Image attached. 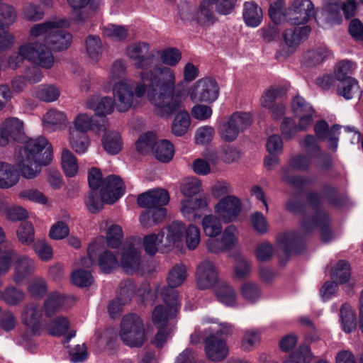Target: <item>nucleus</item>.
<instances>
[{
  "instance_id": "60",
  "label": "nucleus",
  "mask_w": 363,
  "mask_h": 363,
  "mask_svg": "<svg viewBox=\"0 0 363 363\" xmlns=\"http://www.w3.org/2000/svg\"><path fill=\"white\" fill-rule=\"evenodd\" d=\"M157 142L156 136L154 133L150 132L146 133L140 135L136 141V149L140 154H146L149 152L150 150H152V147Z\"/></svg>"
},
{
  "instance_id": "64",
  "label": "nucleus",
  "mask_w": 363,
  "mask_h": 363,
  "mask_svg": "<svg viewBox=\"0 0 363 363\" xmlns=\"http://www.w3.org/2000/svg\"><path fill=\"white\" fill-rule=\"evenodd\" d=\"M16 19V12L14 8L6 4H0V26L9 27Z\"/></svg>"
},
{
  "instance_id": "63",
  "label": "nucleus",
  "mask_w": 363,
  "mask_h": 363,
  "mask_svg": "<svg viewBox=\"0 0 363 363\" xmlns=\"http://www.w3.org/2000/svg\"><path fill=\"white\" fill-rule=\"evenodd\" d=\"M201 189V182L196 177L187 178L181 186V192L185 197L192 198L199 193Z\"/></svg>"
},
{
  "instance_id": "9",
  "label": "nucleus",
  "mask_w": 363,
  "mask_h": 363,
  "mask_svg": "<svg viewBox=\"0 0 363 363\" xmlns=\"http://www.w3.org/2000/svg\"><path fill=\"white\" fill-rule=\"evenodd\" d=\"M202 340L205 342L206 355L210 361L220 362L228 356L229 349L225 340L214 335L205 338L200 331H195L191 335V342L193 344H196Z\"/></svg>"
},
{
  "instance_id": "58",
  "label": "nucleus",
  "mask_w": 363,
  "mask_h": 363,
  "mask_svg": "<svg viewBox=\"0 0 363 363\" xmlns=\"http://www.w3.org/2000/svg\"><path fill=\"white\" fill-rule=\"evenodd\" d=\"M69 327L68 319L64 316H57L48 325L49 334L55 336L63 335Z\"/></svg>"
},
{
  "instance_id": "39",
  "label": "nucleus",
  "mask_w": 363,
  "mask_h": 363,
  "mask_svg": "<svg viewBox=\"0 0 363 363\" xmlns=\"http://www.w3.org/2000/svg\"><path fill=\"white\" fill-rule=\"evenodd\" d=\"M155 158L162 162H169L174 153L173 145L167 140L157 141L152 147Z\"/></svg>"
},
{
  "instance_id": "3",
  "label": "nucleus",
  "mask_w": 363,
  "mask_h": 363,
  "mask_svg": "<svg viewBox=\"0 0 363 363\" xmlns=\"http://www.w3.org/2000/svg\"><path fill=\"white\" fill-rule=\"evenodd\" d=\"M87 179L90 190L84 196V203L89 213L96 214L103 210L104 204L113 203V175L104 177L99 168L91 167Z\"/></svg>"
},
{
  "instance_id": "62",
  "label": "nucleus",
  "mask_w": 363,
  "mask_h": 363,
  "mask_svg": "<svg viewBox=\"0 0 363 363\" xmlns=\"http://www.w3.org/2000/svg\"><path fill=\"white\" fill-rule=\"evenodd\" d=\"M251 272V264L248 260L239 257L236 259L233 269V277L235 279H243L247 277Z\"/></svg>"
},
{
  "instance_id": "25",
  "label": "nucleus",
  "mask_w": 363,
  "mask_h": 363,
  "mask_svg": "<svg viewBox=\"0 0 363 363\" xmlns=\"http://www.w3.org/2000/svg\"><path fill=\"white\" fill-rule=\"evenodd\" d=\"M65 25V21H57L55 26V32L50 35L48 45L49 48L55 50H63L67 49L71 44L72 37L67 31L61 29Z\"/></svg>"
},
{
  "instance_id": "28",
  "label": "nucleus",
  "mask_w": 363,
  "mask_h": 363,
  "mask_svg": "<svg viewBox=\"0 0 363 363\" xmlns=\"http://www.w3.org/2000/svg\"><path fill=\"white\" fill-rule=\"evenodd\" d=\"M328 222V214L324 211H318L316 212L315 216L313 218L309 220H304L302 222L301 225L303 228L305 229L306 230H311L315 227L322 228V239L324 241L328 242L330 240L331 235V232L328 229L325 228Z\"/></svg>"
},
{
  "instance_id": "40",
  "label": "nucleus",
  "mask_w": 363,
  "mask_h": 363,
  "mask_svg": "<svg viewBox=\"0 0 363 363\" xmlns=\"http://www.w3.org/2000/svg\"><path fill=\"white\" fill-rule=\"evenodd\" d=\"M67 118L62 111L51 109L43 117V123L45 128L50 131H54L66 123Z\"/></svg>"
},
{
  "instance_id": "49",
  "label": "nucleus",
  "mask_w": 363,
  "mask_h": 363,
  "mask_svg": "<svg viewBox=\"0 0 363 363\" xmlns=\"http://www.w3.org/2000/svg\"><path fill=\"white\" fill-rule=\"evenodd\" d=\"M242 296L248 302L254 303L261 298L259 286L253 281L244 282L240 289Z\"/></svg>"
},
{
  "instance_id": "7",
  "label": "nucleus",
  "mask_w": 363,
  "mask_h": 363,
  "mask_svg": "<svg viewBox=\"0 0 363 363\" xmlns=\"http://www.w3.org/2000/svg\"><path fill=\"white\" fill-rule=\"evenodd\" d=\"M20 52L26 60L43 68L50 69L54 65L55 58L50 48L43 42L28 40L20 45Z\"/></svg>"
},
{
  "instance_id": "11",
  "label": "nucleus",
  "mask_w": 363,
  "mask_h": 363,
  "mask_svg": "<svg viewBox=\"0 0 363 363\" xmlns=\"http://www.w3.org/2000/svg\"><path fill=\"white\" fill-rule=\"evenodd\" d=\"M43 310L39 303L30 302L25 304L21 312L22 323L26 326L27 333L24 338L29 340L28 336H38L42 330Z\"/></svg>"
},
{
  "instance_id": "31",
  "label": "nucleus",
  "mask_w": 363,
  "mask_h": 363,
  "mask_svg": "<svg viewBox=\"0 0 363 363\" xmlns=\"http://www.w3.org/2000/svg\"><path fill=\"white\" fill-rule=\"evenodd\" d=\"M340 322L342 330L346 333H351L357 328L356 313L347 303H344L340 308Z\"/></svg>"
},
{
  "instance_id": "56",
  "label": "nucleus",
  "mask_w": 363,
  "mask_h": 363,
  "mask_svg": "<svg viewBox=\"0 0 363 363\" xmlns=\"http://www.w3.org/2000/svg\"><path fill=\"white\" fill-rule=\"evenodd\" d=\"M300 145L306 154L316 158L321 154V150L316 138L313 135H307L299 142Z\"/></svg>"
},
{
  "instance_id": "52",
  "label": "nucleus",
  "mask_w": 363,
  "mask_h": 363,
  "mask_svg": "<svg viewBox=\"0 0 363 363\" xmlns=\"http://www.w3.org/2000/svg\"><path fill=\"white\" fill-rule=\"evenodd\" d=\"M18 240L24 245H30L35 240V230L30 222L21 223L16 231Z\"/></svg>"
},
{
  "instance_id": "51",
  "label": "nucleus",
  "mask_w": 363,
  "mask_h": 363,
  "mask_svg": "<svg viewBox=\"0 0 363 363\" xmlns=\"http://www.w3.org/2000/svg\"><path fill=\"white\" fill-rule=\"evenodd\" d=\"M15 255L16 251L11 243H6L4 248H0V276L9 272Z\"/></svg>"
},
{
  "instance_id": "14",
  "label": "nucleus",
  "mask_w": 363,
  "mask_h": 363,
  "mask_svg": "<svg viewBox=\"0 0 363 363\" xmlns=\"http://www.w3.org/2000/svg\"><path fill=\"white\" fill-rule=\"evenodd\" d=\"M179 11L184 21H195L202 26H208L213 23V16L209 1H202L196 13H194V8L186 3L179 5Z\"/></svg>"
},
{
  "instance_id": "13",
  "label": "nucleus",
  "mask_w": 363,
  "mask_h": 363,
  "mask_svg": "<svg viewBox=\"0 0 363 363\" xmlns=\"http://www.w3.org/2000/svg\"><path fill=\"white\" fill-rule=\"evenodd\" d=\"M241 211L242 202L234 195L221 198L213 206L215 215L221 219L223 223L236 221Z\"/></svg>"
},
{
  "instance_id": "44",
  "label": "nucleus",
  "mask_w": 363,
  "mask_h": 363,
  "mask_svg": "<svg viewBox=\"0 0 363 363\" xmlns=\"http://www.w3.org/2000/svg\"><path fill=\"white\" fill-rule=\"evenodd\" d=\"M190 124L191 118L189 113L184 111H179L172 124V132L176 136H182L188 131Z\"/></svg>"
},
{
  "instance_id": "55",
  "label": "nucleus",
  "mask_w": 363,
  "mask_h": 363,
  "mask_svg": "<svg viewBox=\"0 0 363 363\" xmlns=\"http://www.w3.org/2000/svg\"><path fill=\"white\" fill-rule=\"evenodd\" d=\"M311 359L312 353L309 347L303 345L286 358L283 363H310Z\"/></svg>"
},
{
  "instance_id": "5",
  "label": "nucleus",
  "mask_w": 363,
  "mask_h": 363,
  "mask_svg": "<svg viewBox=\"0 0 363 363\" xmlns=\"http://www.w3.org/2000/svg\"><path fill=\"white\" fill-rule=\"evenodd\" d=\"M119 335L126 345L141 347L145 340V330L140 317L135 313L125 315L121 323Z\"/></svg>"
},
{
  "instance_id": "21",
  "label": "nucleus",
  "mask_w": 363,
  "mask_h": 363,
  "mask_svg": "<svg viewBox=\"0 0 363 363\" xmlns=\"http://www.w3.org/2000/svg\"><path fill=\"white\" fill-rule=\"evenodd\" d=\"M185 225L181 221H174L162 230V236L164 240V247H179L182 245Z\"/></svg>"
},
{
  "instance_id": "29",
  "label": "nucleus",
  "mask_w": 363,
  "mask_h": 363,
  "mask_svg": "<svg viewBox=\"0 0 363 363\" xmlns=\"http://www.w3.org/2000/svg\"><path fill=\"white\" fill-rule=\"evenodd\" d=\"M214 294L218 301L227 306L234 307L238 305L235 289L225 281L218 283L214 289Z\"/></svg>"
},
{
  "instance_id": "22",
  "label": "nucleus",
  "mask_w": 363,
  "mask_h": 363,
  "mask_svg": "<svg viewBox=\"0 0 363 363\" xmlns=\"http://www.w3.org/2000/svg\"><path fill=\"white\" fill-rule=\"evenodd\" d=\"M340 129V127L337 125L329 129L328 123L323 120L318 121L314 126L315 135L321 140H327L328 147L333 151H336L338 146Z\"/></svg>"
},
{
  "instance_id": "2",
  "label": "nucleus",
  "mask_w": 363,
  "mask_h": 363,
  "mask_svg": "<svg viewBox=\"0 0 363 363\" xmlns=\"http://www.w3.org/2000/svg\"><path fill=\"white\" fill-rule=\"evenodd\" d=\"M1 125L11 140H23L14 154L15 164L21 175L28 179L38 177L42 166L48 165L52 160L51 144L44 137L26 138L23 123L18 118H8Z\"/></svg>"
},
{
  "instance_id": "20",
  "label": "nucleus",
  "mask_w": 363,
  "mask_h": 363,
  "mask_svg": "<svg viewBox=\"0 0 363 363\" xmlns=\"http://www.w3.org/2000/svg\"><path fill=\"white\" fill-rule=\"evenodd\" d=\"M211 203L208 195H203L199 198L186 197L181 201L180 211L183 216L189 220H196L199 217L197 210L207 209Z\"/></svg>"
},
{
  "instance_id": "53",
  "label": "nucleus",
  "mask_w": 363,
  "mask_h": 363,
  "mask_svg": "<svg viewBox=\"0 0 363 363\" xmlns=\"http://www.w3.org/2000/svg\"><path fill=\"white\" fill-rule=\"evenodd\" d=\"M108 123L105 118L99 122L98 131L102 134V145L106 152L110 155L113 154V136L111 130H108Z\"/></svg>"
},
{
  "instance_id": "41",
  "label": "nucleus",
  "mask_w": 363,
  "mask_h": 363,
  "mask_svg": "<svg viewBox=\"0 0 363 363\" xmlns=\"http://www.w3.org/2000/svg\"><path fill=\"white\" fill-rule=\"evenodd\" d=\"M69 144L78 154L84 153L89 145V140L86 133L77 130H69Z\"/></svg>"
},
{
  "instance_id": "8",
  "label": "nucleus",
  "mask_w": 363,
  "mask_h": 363,
  "mask_svg": "<svg viewBox=\"0 0 363 363\" xmlns=\"http://www.w3.org/2000/svg\"><path fill=\"white\" fill-rule=\"evenodd\" d=\"M150 45L146 42H135L128 45L125 50V55L134 62V66L142 72L150 69L155 64L160 50H150Z\"/></svg>"
},
{
  "instance_id": "19",
  "label": "nucleus",
  "mask_w": 363,
  "mask_h": 363,
  "mask_svg": "<svg viewBox=\"0 0 363 363\" xmlns=\"http://www.w3.org/2000/svg\"><path fill=\"white\" fill-rule=\"evenodd\" d=\"M137 201L142 208L162 207L169 203V195L164 189H153L140 194Z\"/></svg>"
},
{
  "instance_id": "37",
  "label": "nucleus",
  "mask_w": 363,
  "mask_h": 363,
  "mask_svg": "<svg viewBox=\"0 0 363 363\" xmlns=\"http://www.w3.org/2000/svg\"><path fill=\"white\" fill-rule=\"evenodd\" d=\"M186 278V268L183 264H178L174 265L169 272L167 277V286H164V289L176 290L175 288L181 286Z\"/></svg>"
},
{
  "instance_id": "30",
  "label": "nucleus",
  "mask_w": 363,
  "mask_h": 363,
  "mask_svg": "<svg viewBox=\"0 0 363 363\" xmlns=\"http://www.w3.org/2000/svg\"><path fill=\"white\" fill-rule=\"evenodd\" d=\"M337 93L346 100H350L354 98H359L362 94V91L357 80L353 77H348L339 82Z\"/></svg>"
},
{
  "instance_id": "27",
  "label": "nucleus",
  "mask_w": 363,
  "mask_h": 363,
  "mask_svg": "<svg viewBox=\"0 0 363 363\" xmlns=\"http://www.w3.org/2000/svg\"><path fill=\"white\" fill-rule=\"evenodd\" d=\"M57 21H46L33 26L29 31V40L44 42L48 45L50 35L55 32Z\"/></svg>"
},
{
  "instance_id": "12",
  "label": "nucleus",
  "mask_w": 363,
  "mask_h": 363,
  "mask_svg": "<svg viewBox=\"0 0 363 363\" xmlns=\"http://www.w3.org/2000/svg\"><path fill=\"white\" fill-rule=\"evenodd\" d=\"M189 94L193 102L211 103L219 96V86L214 79L202 78L191 86Z\"/></svg>"
},
{
  "instance_id": "26",
  "label": "nucleus",
  "mask_w": 363,
  "mask_h": 363,
  "mask_svg": "<svg viewBox=\"0 0 363 363\" xmlns=\"http://www.w3.org/2000/svg\"><path fill=\"white\" fill-rule=\"evenodd\" d=\"M308 26L294 27L286 29L282 34L285 45L288 48V54L292 53L301 44L303 38L310 33Z\"/></svg>"
},
{
  "instance_id": "33",
  "label": "nucleus",
  "mask_w": 363,
  "mask_h": 363,
  "mask_svg": "<svg viewBox=\"0 0 363 363\" xmlns=\"http://www.w3.org/2000/svg\"><path fill=\"white\" fill-rule=\"evenodd\" d=\"M242 16L247 26L255 28L262 23L263 13L257 4L250 1L244 4Z\"/></svg>"
},
{
  "instance_id": "57",
  "label": "nucleus",
  "mask_w": 363,
  "mask_h": 363,
  "mask_svg": "<svg viewBox=\"0 0 363 363\" xmlns=\"http://www.w3.org/2000/svg\"><path fill=\"white\" fill-rule=\"evenodd\" d=\"M184 238L189 250H195L200 243L201 235L199 228L194 224L185 226Z\"/></svg>"
},
{
  "instance_id": "35",
  "label": "nucleus",
  "mask_w": 363,
  "mask_h": 363,
  "mask_svg": "<svg viewBox=\"0 0 363 363\" xmlns=\"http://www.w3.org/2000/svg\"><path fill=\"white\" fill-rule=\"evenodd\" d=\"M85 48L89 60L93 63L98 62L104 50L100 38L93 35H88L85 40Z\"/></svg>"
},
{
  "instance_id": "59",
  "label": "nucleus",
  "mask_w": 363,
  "mask_h": 363,
  "mask_svg": "<svg viewBox=\"0 0 363 363\" xmlns=\"http://www.w3.org/2000/svg\"><path fill=\"white\" fill-rule=\"evenodd\" d=\"M260 342V332L258 330L250 329L245 331L241 345L244 350H253Z\"/></svg>"
},
{
  "instance_id": "34",
  "label": "nucleus",
  "mask_w": 363,
  "mask_h": 363,
  "mask_svg": "<svg viewBox=\"0 0 363 363\" xmlns=\"http://www.w3.org/2000/svg\"><path fill=\"white\" fill-rule=\"evenodd\" d=\"M1 300L9 306H17L26 298L25 291L13 284L7 285L1 292Z\"/></svg>"
},
{
  "instance_id": "38",
  "label": "nucleus",
  "mask_w": 363,
  "mask_h": 363,
  "mask_svg": "<svg viewBox=\"0 0 363 363\" xmlns=\"http://www.w3.org/2000/svg\"><path fill=\"white\" fill-rule=\"evenodd\" d=\"M26 289L31 298L41 299L47 294L48 286L43 277H35L28 281Z\"/></svg>"
},
{
  "instance_id": "23",
  "label": "nucleus",
  "mask_w": 363,
  "mask_h": 363,
  "mask_svg": "<svg viewBox=\"0 0 363 363\" xmlns=\"http://www.w3.org/2000/svg\"><path fill=\"white\" fill-rule=\"evenodd\" d=\"M121 264L127 273L136 272L141 264L140 252L125 242L122 245Z\"/></svg>"
},
{
  "instance_id": "15",
  "label": "nucleus",
  "mask_w": 363,
  "mask_h": 363,
  "mask_svg": "<svg viewBox=\"0 0 363 363\" xmlns=\"http://www.w3.org/2000/svg\"><path fill=\"white\" fill-rule=\"evenodd\" d=\"M315 158L307 154H300L291 158L289 167L282 169L281 178L286 183L296 186L301 187L306 182L303 178L298 177H291V169L307 170L312 164Z\"/></svg>"
},
{
  "instance_id": "6",
  "label": "nucleus",
  "mask_w": 363,
  "mask_h": 363,
  "mask_svg": "<svg viewBox=\"0 0 363 363\" xmlns=\"http://www.w3.org/2000/svg\"><path fill=\"white\" fill-rule=\"evenodd\" d=\"M161 296L165 306H157L152 315L153 323L158 328L166 327L169 319L176 315L180 307L177 290L164 289Z\"/></svg>"
},
{
  "instance_id": "48",
  "label": "nucleus",
  "mask_w": 363,
  "mask_h": 363,
  "mask_svg": "<svg viewBox=\"0 0 363 363\" xmlns=\"http://www.w3.org/2000/svg\"><path fill=\"white\" fill-rule=\"evenodd\" d=\"M60 95L59 89L50 84H44L38 86L35 91V96L45 102L56 101Z\"/></svg>"
},
{
  "instance_id": "32",
  "label": "nucleus",
  "mask_w": 363,
  "mask_h": 363,
  "mask_svg": "<svg viewBox=\"0 0 363 363\" xmlns=\"http://www.w3.org/2000/svg\"><path fill=\"white\" fill-rule=\"evenodd\" d=\"M19 181V173L13 164L0 161V188L9 189Z\"/></svg>"
},
{
  "instance_id": "45",
  "label": "nucleus",
  "mask_w": 363,
  "mask_h": 363,
  "mask_svg": "<svg viewBox=\"0 0 363 363\" xmlns=\"http://www.w3.org/2000/svg\"><path fill=\"white\" fill-rule=\"evenodd\" d=\"M330 277L335 284L347 283L350 277V267L344 260L339 261L332 269Z\"/></svg>"
},
{
  "instance_id": "42",
  "label": "nucleus",
  "mask_w": 363,
  "mask_h": 363,
  "mask_svg": "<svg viewBox=\"0 0 363 363\" xmlns=\"http://www.w3.org/2000/svg\"><path fill=\"white\" fill-rule=\"evenodd\" d=\"M65 301L64 295L57 291L49 294L44 303L46 316L50 317L62 307Z\"/></svg>"
},
{
  "instance_id": "17",
  "label": "nucleus",
  "mask_w": 363,
  "mask_h": 363,
  "mask_svg": "<svg viewBox=\"0 0 363 363\" xmlns=\"http://www.w3.org/2000/svg\"><path fill=\"white\" fill-rule=\"evenodd\" d=\"M196 285L204 290L211 288L218 281V269L214 263L208 259L202 261L196 272Z\"/></svg>"
},
{
  "instance_id": "50",
  "label": "nucleus",
  "mask_w": 363,
  "mask_h": 363,
  "mask_svg": "<svg viewBox=\"0 0 363 363\" xmlns=\"http://www.w3.org/2000/svg\"><path fill=\"white\" fill-rule=\"evenodd\" d=\"M161 245L164 247V240L162 236V232L148 234L143 238L145 251L150 255H154L158 251Z\"/></svg>"
},
{
  "instance_id": "47",
  "label": "nucleus",
  "mask_w": 363,
  "mask_h": 363,
  "mask_svg": "<svg viewBox=\"0 0 363 363\" xmlns=\"http://www.w3.org/2000/svg\"><path fill=\"white\" fill-rule=\"evenodd\" d=\"M62 169L66 176L74 177L78 172V163L76 157L73 153L67 150L64 149L61 157Z\"/></svg>"
},
{
  "instance_id": "46",
  "label": "nucleus",
  "mask_w": 363,
  "mask_h": 363,
  "mask_svg": "<svg viewBox=\"0 0 363 363\" xmlns=\"http://www.w3.org/2000/svg\"><path fill=\"white\" fill-rule=\"evenodd\" d=\"M220 233L221 244L225 249L233 248L238 244L240 233L235 225L226 226Z\"/></svg>"
},
{
  "instance_id": "1",
  "label": "nucleus",
  "mask_w": 363,
  "mask_h": 363,
  "mask_svg": "<svg viewBox=\"0 0 363 363\" xmlns=\"http://www.w3.org/2000/svg\"><path fill=\"white\" fill-rule=\"evenodd\" d=\"M142 83L135 84L131 79L115 77V106L121 111H128L146 91L145 82H150L147 97L154 106L156 115L168 118L179 111L186 99L184 90L174 92L176 77L173 69L164 66H155L151 70L141 72L139 74Z\"/></svg>"
},
{
  "instance_id": "43",
  "label": "nucleus",
  "mask_w": 363,
  "mask_h": 363,
  "mask_svg": "<svg viewBox=\"0 0 363 363\" xmlns=\"http://www.w3.org/2000/svg\"><path fill=\"white\" fill-rule=\"evenodd\" d=\"M330 55V51L324 47H318L307 51L303 55V61L306 65L315 66L323 62Z\"/></svg>"
},
{
  "instance_id": "24",
  "label": "nucleus",
  "mask_w": 363,
  "mask_h": 363,
  "mask_svg": "<svg viewBox=\"0 0 363 363\" xmlns=\"http://www.w3.org/2000/svg\"><path fill=\"white\" fill-rule=\"evenodd\" d=\"M86 107L93 110L96 115L105 116L113 110V99L111 96H90L85 102Z\"/></svg>"
},
{
  "instance_id": "54",
  "label": "nucleus",
  "mask_w": 363,
  "mask_h": 363,
  "mask_svg": "<svg viewBox=\"0 0 363 363\" xmlns=\"http://www.w3.org/2000/svg\"><path fill=\"white\" fill-rule=\"evenodd\" d=\"M285 93V89L279 86H273L268 89L261 98V104L263 107L271 109L275 104V100Z\"/></svg>"
},
{
  "instance_id": "36",
  "label": "nucleus",
  "mask_w": 363,
  "mask_h": 363,
  "mask_svg": "<svg viewBox=\"0 0 363 363\" xmlns=\"http://www.w3.org/2000/svg\"><path fill=\"white\" fill-rule=\"evenodd\" d=\"M223 221L215 214H208L201 220V227L204 234L210 238H216L223 230Z\"/></svg>"
},
{
  "instance_id": "61",
  "label": "nucleus",
  "mask_w": 363,
  "mask_h": 363,
  "mask_svg": "<svg viewBox=\"0 0 363 363\" xmlns=\"http://www.w3.org/2000/svg\"><path fill=\"white\" fill-rule=\"evenodd\" d=\"M32 248L43 261H49L53 256L52 247L45 240H37L33 243Z\"/></svg>"
},
{
  "instance_id": "4",
  "label": "nucleus",
  "mask_w": 363,
  "mask_h": 363,
  "mask_svg": "<svg viewBox=\"0 0 363 363\" xmlns=\"http://www.w3.org/2000/svg\"><path fill=\"white\" fill-rule=\"evenodd\" d=\"M112 228V225L108 227L106 240L100 238L89 245L87 248L88 257L81 259V267L85 268L91 267L95 263L96 256L99 255V265L101 269L105 273H110L111 272L113 264V256L111 251L104 250V248L105 245L108 248H113Z\"/></svg>"
},
{
  "instance_id": "18",
  "label": "nucleus",
  "mask_w": 363,
  "mask_h": 363,
  "mask_svg": "<svg viewBox=\"0 0 363 363\" xmlns=\"http://www.w3.org/2000/svg\"><path fill=\"white\" fill-rule=\"evenodd\" d=\"M35 261L26 255H18L14 261L12 280L17 284H22L35 271Z\"/></svg>"
},
{
  "instance_id": "16",
  "label": "nucleus",
  "mask_w": 363,
  "mask_h": 363,
  "mask_svg": "<svg viewBox=\"0 0 363 363\" xmlns=\"http://www.w3.org/2000/svg\"><path fill=\"white\" fill-rule=\"evenodd\" d=\"M313 16V5L310 0H294L285 13L286 21L292 25L306 23Z\"/></svg>"
},
{
  "instance_id": "10",
  "label": "nucleus",
  "mask_w": 363,
  "mask_h": 363,
  "mask_svg": "<svg viewBox=\"0 0 363 363\" xmlns=\"http://www.w3.org/2000/svg\"><path fill=\"white\" fill-rule=\"evenodd\" d=\"M251 123L252 118L249 113L236 112L220 125L219 135L225 142L234 141L240 132L247 128Z\"/></svg>"
}]
</instances>
